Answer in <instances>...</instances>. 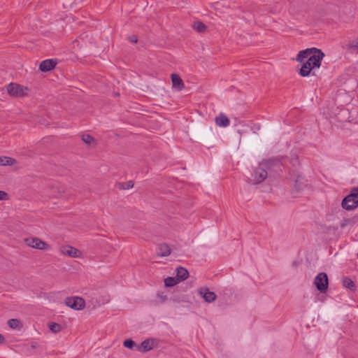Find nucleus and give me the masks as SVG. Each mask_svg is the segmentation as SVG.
<instances>
[{
    "label": "nucleus",
    "mask_w": 358,
    "mask_h": 358,
    "mask_svg": "<svg viewBox=\"0 0 358 358\" xmlns=\"http://www.w3.org/2000/svg\"><path fill=\"white\" fill-rule=\"evenodd\" d=\"M215 124L222 127H226L229 125V119L223 113H220L215 118Z\"/></svg>",
    "instance_id": "12"
},
{
    "label": "nucleus",
    "mask_w": 358,
    "mask_h": 358,
    "mask_svg": "<svg viewBox=\"0 0 358 358\" xmlns=\"http://www.w3.org/2000/svg\"><path fill=\"white\" fill-rule=\"evenodd\" d=\"M157 297L159 299L161 303H164L167 299L166 295L162 292H157Z\"/></svg>",
    "instance_id": "26"
},
{
    "label": "nucleus",
    "mask_w": 358,
    "mask_h": 358,
    "mask_svg": "<svg viewBox=\"0 0 358 358\" xmlns=\"http://www.w3.org/2000/svg\"><path fill=\"white\" fill-rule=\"evenodd\" d=\"M193 28L199 33L205 32L207 29L205 24L200 21L195 22L193 24Z\"/></svg>",
    "instance_id": "19"
},
{
    "label": "nucleus",
    "mask_w": 358,
    "mask_h": 358,
    "mask_svg": "<svg viewBox=\"0 0 358 358\" xmlns=\"http://www.w3.org/2000/svg\"><path fill=\"white\" fill-rule=\"evenodd\" d=\"M15 163V160L9 157H0V164L2 166L13 165Z\"/></svg>",
    "instance_id": "17"
},
{
    "label": "nucleus",
    "mask_w": 358,
    "mask_h": 358,
    "mask_svg": "<svg viewBox=\"0 0 358 358\" xmlns=\"http://www.w3.org/2000/svg\"><path fill=\"white\" fill-rule=\"evenodd\" d=\"M123 345L125 348L133 349L136 346V343L131 339H127L124 341Z\"/></svg>",
    "instance_id": "25"
},
{
    "label": "nucleus",
    "mask_w": 358,
    "mask_h": 358,
    "mask_svg": "<svg viewBox=\"0 0 358 358\" xmlns=\"http://www.w3.org/2000/svg\"><path fill=\"white\" fill-rule=\"evenodd\" d=\"M343 285L350 290H354L355 289V285L354 282L348 277L343 278Z\"/></svg>",
    "instance_id": "18"
},
{
    "label": "nucleus",
    "mask_w": 358,
    "mask_h": 358,
    "mask_svg": "<svg viewBox=\"0 0 358 358\" xmlns=\"http://www.w3.org/2000/svg\"><path fill=\"white\" fill-rule=\"evenodd\" d=\"M347 50L355 52L358 54V37L352 41H350L347 45Z\"/></svg>",
    "instance_id": "16"
},
{
    "label": "nucleus",
    "mask_w": 358,
    "mask_h": 358,
    "mask_svg": "<svg viewBox=\"0 0 358 358\" xmlns=\"http://www.w3.org/2000/svg\"><path fill=\"white\" fill-rule=\"evenodd\" d=\"M57 64V60L52 59H45L41 62L39 69L43 72H48L53 69Z\"/></svg>",
    "instance_id": "9"
},
{
    "label": "nucleus",
    "mask_w": 358,
    "mask_h": 358,
    "mask_svg": "<svg viewBox=\"0 0 358 358\" xmlns=\"http://www.w3.org/2000/svg\"><path fill=\"white\" fill-rule=\"evenodd\" d=\"M189 276L188 271L183 267H178L176 268V278L180 280H185Z\"/></svg>",
    "instance_id": "15"
},
{
    "label": "nucleus",
    "mask_w": 358,
    "mask_h": 358,
    "mask_svg": "<svg viewBox=\"0 0 358 358\" xmlns=\"http://www.w3.org/2000/svg\"><path fill=\"white\" fill-rule=\"evenodd\" d=\"M357 257H358V252H357Z\"/></svg>",
    "instance_id": "33"
},
{
    "label": "nucleus",
    "mask_w": 358,
    "mask_h": 358,
    "mask_svg": "<svg viewBox=\"0 0 358 358\" xmlns=\"http://www.w3.org/2000/svg\"><path fill=\"white\" fill-rule=\"evenodd\" d=\"M50 330L54 333H57L61 331L62 327L60 324L55 322H50L48 324Z\"/></svg>",
    "instance_id": "22"
},
{
    "label": "nucleus",
    "mask_w": 358,
    "mask_h": 358,
    "mask_svg": "<svg viewBox=\"0 0 358 358\" xmlns=\"http://www.w3.org/2000/svg\"><path fill=\"white\" fill-rule=\"evenodd\" d=\"M38 346V343L36 342H31L30 343V348L31 349H35Z\"/></svg>",
    "instance_id": "29"
},
{
    "label": "nucleus",
    "mask_w": 358,
    "mask_h": 358,
    "mask_svg": "<svg viewBox=\"0 0 358 358\" xmlns=\"http://www.w3.org/2000/svg\"><path fill=\"white\" fill-rule=\"evenodd\" d=\"M62 252L64 255L71 257H78L81 254V252L78 249L69 245L63 247Z\"/></svg>",
    "instance_id": "10"
},
{
    "label": "nucleus",
    "mask_w": 358,
    "mask_h": 358,
    "mask_svg": "<svg viewBox=\"0 0 358 358\" xmlns=\"http://www.w3.org/2000/svg\"><path fill=\"white\" fill-rule=\"evenodd\" d=\"M24 90H27V88H24L22 85L13 83L7 86L8 93L14 96H22Z\"/></svg>",
    "instance_id": "7"
},
{
    "label": "nucleus",
    "mask_w": 358,
    "mask_h": 358,
    "mask_svg": "<svg viewBox=\"0 0 358 358\" xmlns=\"http://www.w3.org/2000/svg\"><path fill=\"white\" fill-rule=\"evenodd\" d=\"M134 182L132 180H129L127 182H124L120 184V187L122 189H129L134 187Z\"/></svg>",
    "instance_id": "23"
},
{
    "label": "nucleus",
    "mask_w": 358,
    "mask_h": 358,
    "mask_svg": "<svg viewBox=\"0 0 358 358\" xmlns=\"http://www.w3.org/2000/svg\"><path fill=\"white\" fill-rule=\"evenodd\" d=\"M199 293L207 303L213 302L217 297L215 292H210L207 287H201Z\"/></svg>",
    "instance_id": "8"
},
{
    "label": "nucleus",
    "mask_w": 358,
    "mask_h": 358,
    "mask_svg": "<svg viewBox=\"0 0 358 358\" xmlns=\"http://www.w3.org/2000/svg\"><path fill=\"white\" fill-rule=\"evenodd\" d=\"M8 198V194L4 191L0 190V201L6 200Z\"/></svg>",
    "instance_id": "27"
},
{
    "label": "nucleus",
    "mask_w": 358,
    "mask_h": 358,
    "mask_svg": "<svg viewBox=\"0 0 358 358\" xmlns=\"http://www.w3.org/2000/svg\"><path fill=\"white\" fill-rule=\"evenodd\" d=\"M177 278L168 277L164 280V284L166 287H170L176 285L178 282Z\"/></svg>",
    "instance_id": "21"
},
{
    "label": "nucleus",
    "mask_w": 358,
    "mask_h": 358,
    "mask_svg": "<svg viewBox=\"0 0 358 358\" xmlns=\"http://www.w3.org/2000/svg\"><path fill=\"white\" fill-rule=\"evenodd\" d=\"M82 140L88 145L92 144L94 141V138L89 134H83L82 136Z\"/></svg>",
    "instance_id": "24"
},
{
    "label": "nucleus",
    "mask_w": 358,
    "mask_h": 358,
    "mask_svg": "<svg viewBox=\"0 0 358 358\" xmlns=\"http://www.w3.org/2000/svg\"><path fill=\"white\" fill-rule=\"evenodd\" d=\"M341 226V227H345V224L342 223Z\"/></svg>",
    "instance_id": "31"
},
{
    "label": "nucleus",
    "mask_w": 358,
    "mask_h": 358,
    "mask_svg": "<svg viewBox=\"0 0 358 358\" xmlns=\"http://www.w3.org/2000/svg\"><path fill=\"white\" fill-rule=\"evenodd\" d=\"M154 339H146L143 341L138 348L139 351L142 352H147L151 350L154 347Z\"/></svg>",
    "instance_id": "11"
},
{
    "label": "nucleus",
    "mask_w": 358,
    "mask_h": 358,
    "mask_svg": "<svg viewBox=\"0 0 358 358\" xmlns=\"http://www.w3.org/2000/svg\"><path fill=\"white\" fill-rule=\"evenodd\" d=\"M26 244L33 248L38 250H47L48 245L38 238H27L25 240Z\"/></svg>",
    "instance_id": "6"
},
{
    "label": "nucleus",
    "mask_w": 358,
    "mask_h": 358,
    "mask_svg": "<svg viewBox=\"0 0 358 358\" xmlns=\"http://www.w3.org/2000/svg\"><path fill=\"white\" fill-rule=\"evenodd\" d=\"M267 166H268L267 163L264 162V163H262L259 165V166L255 168V169L254 171V175H253L254 183H256V184L260 183V182H263L267 178L268 173L265 169Z\"/></svg>",
    "instance_id": "4"
},
{
    "label": "nucleus",
    "mask_w": 358,
    "mask_h": 358,
    "mask_svg": "<svg viewBox=\"0 0 358 358\" xmlns=\"http://www.w3.org/2000/svg\"><path fill=\"white\" fill-rule=\"evenodd\" d=\"M341 205L347 210L358 207V186L351 189L350 194L343 199Z\"/></svg>",
    "instance_id": "2"
},
{
    "label": "nucleus",
    "mask_w": 358,
    "mask_h": 358,
    "mask_svg": "<svg viewBox=\"0 0 358 358\" xmlns=\"http://www.w3.org/2000/svg\"><path fill=\"white\" fill-rule=\"evenodd\" d=\"M65 303L69 307L78 310L83 309L85 306L84 299L79 296L67 297Z\"/></svg>",
    "instance_id": "5"
},
{
    "label": "nucleus",
    "mask_w": 358,
    "mask_h": 358,
    "mask_svg": "<svg viewBox=\"0 0 358 358\" xmlns=\"http://www.w3.org/2000/svg\"><path fill=\"white\" fill-rule=\"evenodd\" d=\"M324 57V54L322 51L316 48H308L299 51L296 58L297 61L303 62L304 59H307V60L303 63L299 74L302 77L309 76L313 69L320 68Z\"/></svg>",
    "instance_id": "1"
},
{
    "label": "nucleus",
    "mask_w": 358,
    "mask_h": 358,
    "mask_svg": "<svg viewBox=\"0 0 358 358\" xmlns=\"http://www.w3.org/2000/svg\"><path fill=\"white\" fill-rule=\"evenodd\" d=\"M317 289L322 293L325 292L328 288L329 280L326 273H318L314 280Z\"/></svg>",
    "instance_id": "3"
},
{
    "label": "nucleus",
    "mask_w": 358,
    "mask_h": 358,
    "mask_svg": "<svg viewBox=\"0 0 358 358\" xmlns=\"http://www.w3.org/2000/svg\"><path fill=\"white\" fill-rule=\"evenodd\" d=\"M157 254L160 257H167L171 254V248L166 243L160 244L157 248Z\"/></svg>",
    "instance_id": "14"
},
{
    "label": "nucleus",
    "mask_w": 358,
    "mask_h": 358,
    "mask_svg": "<svg viewBox=\"0 0 358 358\" xmlns=\"http://www.w3.org/2000/svg\"><path fill=\"white\" fill-rule=\"evenodd\" d=\"M3 341H4L3 336L1 334H0V343H1Z\"/></svg>",
    "instance_id": "30"
},
{
    "label": "nucleus",
    "mask_w": 358,
    "mask_h": 358,
    "mask_svg": "<svg viewBox=\"0 0 358 358\" xmlns=\"http://www.w3.org/2000/svg\"><path fill=\"white\" fill-rule=\"evenodd\" d=\"M293 265H294V266H296V262H294V263H293Z\"/></svg>",
    "instance_id": "32"
},
{
    "label": "nucleus",
    "mask_w": 358,
    "mask_h": 358,
    "mask_svg": "<svg viewBox=\"0 0 358 358\" xmlns=\"http://www.w3.org/2000/svg\"><path fill=\"white\" fill-rule=\"evenodd\" d=\"M8 325L13 329H18L22 326L20 321L17 319H10L8 321Z\"/></svg>",
    "instance_id": "20"
},
{
    "label": "nucleus",
    "mask_w": 358,
    "mask_h": 358,
    "mask_svg": "<svg viewBox=\"0 0 358 358\" xmlns=\"http://www.w3.org/2000/svg\"><path fill=\"white\" fill-rule=\"evenodd\" d=\"M171 81L173 87L177 88L178 90L184 88L183 81L178 75L173 73L171 75Z\"/></svg>",
    "instance_id": "13"
},
{
    "label": "nucleus",
    "mask_w": 358,
    "mask_h": 358,
    "mask_svg": "<svg viewBox=\"0 0 358 358\" xmlns=\"http://www.w3.org/2000/svg\"><path fill=\"white\" fill-rule=\"evenodd\" d=\"M128 40L133 43H136L138 41L137 37L135 35H132L128 37Z\"/></svg>",
    "instance_id": "28"
}]
</instances>
